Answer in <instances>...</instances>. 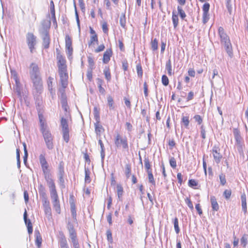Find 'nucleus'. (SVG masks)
<instances>
[{
  "instance_id": "nucleus-49",
  "label": "nucleus",
  "mask_w": 248,
  "mask_h": 248,
  "mask_svg": "<svg viewBox=\"0 0 248 248\" xmlns=\"http://www.w3.org/2000/svg\"><path fill=\"white\" fill-rule=\"evenodd\" d=\"M161 81L162 84L165 86H167L169 84V78L165 75H164L162 76Z\"/></svg>"
},
{
  "instance_id": "nucleus-55",
  "label": "nucleus",
  "mask_w": 248,
  "mask_h": 248,
  "mask_svg": "<svg viewBox=\"0 0 248 248\" xmlns=\"http://www.w3.org/2000/svg\"><path fill=\"white\" fill-rule=\"evenodd\" d=\"M88 62L90 67L92 69L94 65V62L93 58L92 57H88Z\"/></svg>"
},
{
  "instance_id": "nucleus-40",
  "label": "nucleus",
  "mask_w": 248,
  "mask_h": 248,
  "mask_svg": "<svg viewBox=\"0 0 248 248\" xmlns=\"http://www.w3.org/2000/svg\"><path fill=\"white\" fill-rule=\"evenodd\" d=\"M241 244L244 248H245L248 243V235L244 234L241 238Z\"/></svg>"
},
{
  "instance_id": "nucleus-24",
  "label": "nucleus",
  "mask_w": 248,
  "mask_h": 248,
  "mask_svg": "<svg viewBox=\"0 0 248 248\" xmlns=\"http://www.w3.org/2000/svg\"><path fill=\"white\" fill-rule=\"evenodd\" d=\"M210 202L212 210L217 211L219 210V206L215 196H211L210 197Z\"/></svg>"
},
{
  "instance_id": "nucleus-46",
  "label": "nucleus",
  "mask_w": 248,
  "mask_h": 248,
  "mask_svg": "<svg viewBox=\"0 0 248 248\" xmlns=\"http://www.w3.org/2000/svg\"><path fill=\"white\" fill-rule=\"evenodd\" d=\"M148 177L149 179V181L150 183H151L153 185L155 186V182L153 174L152 173V171L148 172Z\"/></svg>"
},
{
  "instance_id": "nucleus-6",
  "label": "nucleus",
  "mask_w": 248,
  "mask_h": 248,
  "mask_svg": "<svg viewBox=\"0 0 248 248\" xmlns=\"http://www.w3.org/2000/svg\"><path fill=\"white\" fill-rule=\"evenodd\" d=\"M69 234V237L74 248H80V245L78 242V235L76 230L73 225H71L68 228Z\"/></svg>"
},
{
  "instance_id": "nucleus-32",
  "label": "nucleus",
  "mask_w": 248,
  "mask_h": 248,
  "mask_svg": "<svg viewBox=\"0 0 248 248\" xmlns=\"http://www.w3.org/2000/svg\"><path fill=\"white\" fill-rule=\"evenodd\" d=\"M172 23L173 24L174 28L175 29L178 25L179 19H178V15L174 12H172Z\"/></svg>"
},
{
  "instance_id": "nucleus-11",
  "label": "nucleus",
  "mask_w": 248,
  "mask_h": 248,
  "mask_svg": "<svg viewBox=\"0 0 248 248\" xmlns=\"http://www.w3.org/2000/svg\"><path fill=\"white\" fill-rule=\"evenodd\" d=\"M44 178L49 188L50 196L58 194L55 182L52 177V175L45 177Z\"/></svg>"
},
{
  "instance_id": "nucleus-16",
  "label": "nucleus",
  "mask_w": 248,
  "mask_h": 248,
  "mask_svg": "<svg viewBox=\"0 0 248 248\" xmlns=\"http://www.w3.org/2000/svg\"><path fill=\"white\" fill-rule=\"evenodd\" d=\"M210 4L209 3H205L202 6V22L204 24L207 22L209 19V10Z\"/></svg>"
},
{
  "instance_id": "nucleus-10",
  "label": "nucleus",
  "mask_w": 248,
  "mask_h": 248,
  "mask_svg": "<svg viewBox=\"0 0 248 248\" xmlns=\"http://www.w3.org/2000/svg\"><path fill=\"white\" fill-rule=\"evenodd\" d=\"M56 54L58 69L67 68L66 59L59 49H56Z\"/></svg>"
},
{
  "instance_id": "nucleus-35",
  "label": "nucleus",
  "mask_w": 248,
  "mask_h": 248,
  "mask_svg": "<svg viewBox=\"0 0 248 248\" xmlns=\"http://www.w3.org/2000/svg\"><path fill=\"white\" fill-rule=\"evenodd\" d=\"M151 46L153 51H156L158 49V40L156 38L151 40Z\"/></svg>"
},
{
  "instance_id": "nucleus-21",
  "label": "nucleus",
  "mask_w": 248,
  "mask_h": 248,
  "mask_svg": "<svg viewBox=\"0 0 248 248\" xmlns=\"http://www.w3.org/2000/svg\"><path fill=\"white\" fill-rule=\"evenodd\" d=\"M51 26L50 20H45L41 23L40 31L41 33H49V30Z\"/></svg>"
},
{
  "instance_id": "nucleus-25",
  "label": "nucleus",
  "mask_w": 248,
  "mask_h": 248,
  "mask_svg": "<svg viewBox=\"0 0 248 248\" xmlns=\"http://www.w3.org/2000/svg\"><path fill=\"white\" fill-rule=\"evenodd\" d=\"M43 34V44L44 46V47L46 48H47L49 47L50 44V36L49 35V33H42Z\"/></svg>"
},
{
  "instance_id": "nucleus-58",
  "label": "nucleus",
  "mask_w": 248,
  "mask_h": 248,
  "mask_svg": "<svg viewBox=\"0 0 248 248\" xmlns=\"http://www.w3.org/2000/svg\"><path fill=\"white\" fill-rule=\"evenodd\" d=\"M233 133H234L235 138L236 141H240V140L241 139V136H240L239 131L237 129H235L234 130Z\"/></svg>"
},
{
  "instance_id": "nucleus-1",
  "label": "nucleus",
  "mask_w": 248,
  "mask_h": 248,
  "mask_svg": "<svg viewBox=\"0 0 248 248\" xmlns=\"http://www.w3.org/2000/svg\"><path fill=\"white\" fill-rule=\"evenodd\" d=\"M40 131L44 138L46 145L49 150L54 148V137L52 135L47 124L44 118L43 115L40 113L38 114Z\"/></svg>"
},
{
  "instance_id": "nucleus-2",
  "label": "nucleus",
  "mask_w": 248,
  "mask_h": 248,
  "mask_svg": "<svg viewBox=\"0 0 248 248\" xmlns=\"http://www.w3.org/2000/svg\"><path fill=\"white\" fill-rule=\"evenodd\" d=\"M221 43L224 45L225 49L230 56L232 55V46L229 36L225 33L223 27H219L218 29Z\"/></svg>"
},
{
  "instance_id": "nucleus-61",
  "label": "nucleus",
  "mask_w": 248,
  "mask_h": 248,
  "mask_svg": "<svg viewBox=\"0 0 248 248\" xmlns=\"http://www.w3.org/2000/svg\"><path fill=\"white\" fill-rule=\"evenodd\" d=\"M143 90H144V93L145 97H147L148 96V85L146 82H144L143 84Z\"/></svg>"
},
{
  "instance_id": "nucleus-59",
  "label": "nucleus",
  "mask_w": 248,
  "mask_h": 248,
  "mask_svg": "<svg viewBox=\"0 0 248 248\" xmlns=\"http://www.w3.org/2000/svg\"><path fill=\"white\" fill-rule=\"evenodd\" d=\"M24 147V161L25 162L27 161V157H28V152L26 148V144L25 143H23V144Z\"/></svg>"
},
{
  "instance_id": "nucleus-23",
  "label": "nucleus",
  "mask_w": 248,
  "mask_h": 248,
  "mask_svg": "<svg viewBox=\"0 0 248 248\" xmlns=\"http://www.w3.org/2000/svg\"><path fill=\"white\" fill-rule=\"evenodd\" d=\"M42 238L39 230L35 231V243L38 248H40L42 246Z\"/></svg>"
},
{
  "instance_id": "nucleus-31",
  "label": "nucleus",
  "mask_w": 248,
  "mask_h": 248,
  "mask_svg": "<svg viewBox=\"0 0 248 248\" xmlns=\"http://www.w3.org/2000/svg\"><path fill=\"white\" fill-rule=\"evenodd\" d=\"M107 103L110 110H113L115 108L114 102L113 97L108 95L107 97Z\"/></svg>"
},
{
  "instance_id": "nucleus-27",
  "label": "nucleus",
  "mask_w": 248,
  "mask_h": 248,
  "mask_svg": "<svg viewBox=\"0 0 248 248\" xmlns=\"http://www.w3.org/2000/svg\"><path fill=\"white\" fill-rule=\"evenodd\" d=\"M116 191L119 199L122 200L124 190L123 186L121 184H118L116 185Z\"/></svg>"
},
{
  "instance_id": "nucleus-3",
  "label": "nucleus",
  "mask_w": 248,
  "mask_h": 248,
  "mask_svg": "<svg viewBox=\"0 0 248 248\" xmlns=\"http://www.w3.org/2000/svg\"><path fill=\"white\" fill-rule=\"evenodd\" d=\"M113 142L117 149L128 151V141L126 136H123L120 133L117 132L114 136Z\"/></svg>"
},
{
  "instance_id": "nucleus-64",
  "label": "nucleus",
  "mask_w": 248,
  "mask_h": 248,
  "mask_svg": "<svg viewBox=\"0 0 248 248\" xmlns=\"http://www.w3.org/2000/svg\"><path fill=\"white\" fill-rule=\"evenodd\" d=\"M168 144L170 149H172L175 146V142L173 139L169 140Z\"/></svg>"
},
{
  "instance_id": "nucleus-41",
  "label": "nucleus",
  "mask_w": 248,
  "mask_h": 248,
  "mask_svg": "<svg viewBox=\"0 0 248 248\" xmlns=\"http://www.w3.org/2000/svg\"><path fill=\"white\" fill-rule=\"evenodd\" d=\"M120 23L123 28H125L126 17L124 14H122L120 17Z\"/></svg>"
},
{
  "instance_id": "nucleus-54",
  "label": "nucleus",
  "mask_w": 248,
  "mask_h": 248,
  "mask_svg": "<svg viewBox=\"0 0 248 248\" xmlns=\"http://www.w3.org/2000/svg\"><path fill=\"white\" fill-rule=\"evenodd\" d=\"M219 179L221 184L222 186H224L226 183V180L225 178V175L223 174V173H221L219 175Z\"/></svg>"
},
{
  "instance_id": "nucleus-30",
  "label": "nucleus",
  "mask_w": 248,
  "mask_h": 248,
  "mask_svg": "<svg viewBox=\"0 0 248 248\" xmlns=\"http://www.w3.org/2000/svg\"><path fill=\"white\" fill-rule=\"evenodd\" d=\"M95 125V132L97 135H100V134L104 131L103 126L99 124V121L94 124Z\"/></svg>"
},
{
  "instance_id": "nucleus-56",
  "label": "nucleus",
  "mask_w": 248,
  "mask_h": 248,
  "mask_svg": "<svg viewBox=\"0 0 248 248\" xmlns=\"http://www.w3.org/2000/svg\"><path fill=\"white\" fill-rule=\"evenodd\" d=\"M188 75L189 77L194 78L195 77L196 75V72L194 68H190L188 69L187 71Z\"/></svg>"
},
{
  "instance_id": "nucleus-14",
  "label": "nucleus",
  "mask_w": 248,
  "mask_h": 248,
  "mask_svg": "<svg viewBox=\"0 0 248 248\" xmlns=\"http://www.w3.org/2000/svg\"><path fill=\"white\" fill-rule=\"evenodd\" d=\"M90 33L91 34L90 36V40L88 42L89 46H91L94 44H98V35L96 33L95 31L93 29V28L91 27L89 28Z\"/></svg>"
},
{
  "instance_id": "nucleus-7",
  "label": "nucleus",
  "mask_w": 248,
  "mask_h": 248,
  "mask_svg": "<svg viewBox=\"0 0 248 248\" xmlns=\"http://www.w3.org/2000/svg\"><path fill=\"white\" fill-rule=\"evenodd\" d=\"M39 159L44 177L51 175V173L49 165L46 159L45 155H40Z\"/></svg>"
},
{
  "instance_id": "nucleus-53",
  "label": "nucleus",
  "mask_w": 248,
  "mask_h": 248,
  "mask_svg": "<svg viewBox=\"0 0 248 248\" xmlns=\"http://www.w3.org/2000/svg\"><path fill=\"white\" fill-rule=\"evenodd\" d=\"M105 48V46L103 44H102L98 46V47L94 50L95 53H99L103 51Z\"/></svg>"
},
{
  "instance_id": "nucleus-13",
  "label": "nucleus",
  "mask_w": 248,
  "mask_h": 248,
  "mask_svg": "<svg viewBox=\"0 0 248 248\" xmlns=\"http://www.w3.org/2000/svg\"><path fill=\"white\" fill-rule=\"evenodd\" d=\"M65 48L68 58H72L73 48L72 47V39L68 34H66L65 37Z\"/></svg>"
},
{
  "instance_id": "nucleus-43",
  "label": "nucleus",
  "mask_w": 248,
  "mask_h": 248,
  "mask_svg": "<svg viewBox=\"0 0 248 248\" xmlns=\"http://www.w3.org/2000/svg\"><path fill=\"white\" fill-rule=\"evenodd\" d=\"M177 10L181 18L182 19H184L186 16L185 12L183 10L182 8L179 6L177 7Z\"/></svg>"
},
{
  "instance_id": "nucleus-62",
  "label": "nucleus",
  "mask_w": 248,
  "mask_h": 248,
  "mask_svg": "<svg viewBox=\"0 0 248 248\" xmlns=\"http://www.w3.org/2000/svg\"><path fill=\"white\" fill-rule=\"evenodd\" d=\"M128 64L126 60H124L122 62V68L124 71L128 70Z\"/></svg>"
},
{
  "instance_id": "nucleus-50",
  "label": "nucleus",
  "mask_w": 248,
  "mask_h": 248,
  "mask_svg": "<svg viewBox=\"0 0 248 248\" xmlns=\"http://www.w3.org/2000/svg\"><path fill=\"white\" fill-rule=\"evenodd\" d=\"M169 162L170 166L173 169H175L177 166V163L175 158L174 157H171L169 160Z\"/></svg>"
},
{
  "instance_id": "nucleus-34",
  "label": "nucleus",
  "mask_w": 248,
  "mask_h": 248,
  "mask_svg": "<svg viewBox=\"0 0 248 248\" xmlns=\"http://www.w3.org/2000/svg\"><path fill=\"white\" fill-rule=\"evenodd\" d=\"M166 69L168 71V74L171 76L173 74L172 70L171 63L170 60H169L166 63Z\"/></svg>"
},
{
  "instance_id": "nucleus-20",
  "label": "nucleus",
  "mask_w": 248,
  "mask_h": 248,
  "mask_svg": "<svg viewBox=\"0 0 248 248\" xmlns=\"http://www.w3.org/2000/svg\"><path fill=\"white\" fill-rule=\"evenodd\" d=\"M113 55V51L111 47L107 48L103 53L102 61L104 63H108L110 60Z\"/></svg>"
},
{
  "instance_id": "nucleus-33",
  "label": "nucleus",
  "mask_w": 248,
  "mask_h": 248,
  "mask_svg": "<svg viewBox=\"0 0 248 248\" xmlns=\"http://www.w3.org/2000/svg\"><path fill=\"white\" fill-rule=\"evenodd\" d=\"M198 182L195 179H189L188 182V185L189 187L193 189H197V186H198Z\"/></svg>"
},
{
  "instance_id": "nucleus-60",
  "label": "nucleus",
  "mask_w": 248,
  "mask_h": 248,
  "mask_svg": "<svg viewBox=\"0 0 248 248\" xmlns=\"http://www.w3.org/2000/svg\"><path fill=\"white\" fill-rule=\"evenodd\" d=\"M195 208L196 210L197 211L199 215L200 216H201L202 214V210L201 208V206L200 203H197L196 204Z\"/></svg>"
},
{
  "instance_id": "nucleus-36",
  "label": "nucleus",
  "mask_w": 248,
  "mask_h": 248,
  "mask_svg": "<svg viewBox=\"0 0 248 248\" xmlns=\"http://www.w3.org/2000/svg\"><path fill=\"white\" fill-rule=\"evenodd\" d=\"M103 72L106 79L108 80V81H109L111 79V76L109 67H106L104 69Z\"/></svg>"
},
{
  "instance_id": "nucleus-17",
  "label": "nucleus",
  "mask_w": 248,
  "mask_h": 248,
  "mask_svg": "<svg viewBox=\"0 0 248 248\" xmlns=\"http://www.w3.org/2000/svg\"><path fill=\"white\" fill-rule=\"evenodd\" d=\"M214 159L217 163H219L222 158V155L220 153V149L219 147L214 146L212 151Z\"/></svg>"
},
{
  "instance_id": "nucleus-4",
  "label": "nucleus",
  "mask_w": 248,
  "mask_h": 248,
  "mask_svg": "<svg viewBox=\"0 0 248 248\" xmlns=\"http://www.w3.org/2000/svg\"><path fill=\"white\" fill-rule=\"evenodd\" d=\"M39 193L42 198L43 206L45 214L48 217H51L52 214L50 202L46 197L45 187L42 185L39 187Z\"/></svg>"
},
{
  "instance_id": "nucleus-52",
  "label": "nucleus",
  "mask_w": 248,
  "mask_h": 248,
  "mask_svg": "<svg viewBox=\"0 0 248 248\" xmlns=\"http://www.w3.org/2000/svg\"><path fill=\"white\" fill-rule=\"evenodd\" d=\"M232 194V191L230 189H226L223 192V195L226 199H230Z\"/></svg>"
},
{
  "instance_id": "nucleus-47",
  "label": "nucleus",
  "mask_w": 248,
  "mask_h": 248,
  "mask_svg": "<svg viewBox=\"0 0 248 248\" xmlns=\"http://www.w3.org/2000/svg\"><path fill=\"white\" fill-rule=\"evenodd\" d=\"M193 118L195 121L199 125L202 124L203 122V119L201 116L200 115H194Z\"/></svg>"
},
{
  "instance_id": "nucleus-39",
  "label": "nucleus",
  "mask_w": 248,
  "mask_h": 248,
  "mask_svg": "<svg viewBox=\"0 0 248 248\" xmlns=\"http://www.w3.org/2000/svg\"><path fill=\"white\" fill-rule=\"evenodd\" d=\"M144 166L147 172L152 171L151 165L149 160L148 158H145L144 160Z\"/></svg>"
},
{
  "instance_id": "nucleus-19",
  "label": "nucleus",
  "mask_w": 248,
  "mask_h": 248,
  "mask_svg": "<svg viewBox=\"0 0 248 248\" xmlns=\"http://www.w3.org/2000/svg\"><path fill=\"white\" fill-rule=\"evenodd\" d=\"M51 198L53 200L52 203L54 210L58 214H60L61 213V205L59 200L58 195L57 194L51 196Z\"/></svg>"
},
{
  "instance_id": "nucleus-37",
  "label": "nucleus",
  "mask_w": 248,
  "mask_h": 248,
  "mask_svg": "<svg viewBox=\"0 0 248 248\" xmlns=\"http://www.w3.org/2000/svg\"><path fill=\"white\" fill-rule=\"evenodd\" d=\"M173 223L174 224V228L175 230V232L177 234H178L180 232V228L179 227V221L177 217H175L173 220Z\"/></svg>"
},
{
  "instance_id": "nucleus-22",
  "label": "nucleus",
  "mask_w": 248,
  "mask_h": 248,
  "mask_svg": "<svg viewBox=\"0 0 248 248\" xmlns=\"http://www.w3.org/2000/svg\"><path fill=\"white\" fill-rule=\"evenodd\" d=\"M23 218L25 224L27 227L28 232L29 233L31 234L33 232L32 225L31 220L27 219V213L26 210L24 213Z\"/></svg>"
},
{
  "instance_id": "nucleus-45",
  "label": "nucleus",
  "mask_w": 248,
  "mask_h": 248,
  "mask_svg": "<svg viewBox=\"0 0 248 248\" xmlns=\"http://www.w3.org/2000/svg\"><path fill=\"white\" fill-rule=\"evenodd\" d=\"M93 114L94 118L97 120L99 121L100 119L99 115V108L97 107H94L93 108Z\"/></svg>"
},
{
  "instance_id": "nucleus-8",
  "label": "nucleus",
  "mask_w": 248,
  "mask_h": 248,
  "mask_svg": "<svg viewBox=\"0 0 248 248\" xmlns=\"http://www.w3.org/2000/svg\"><path fill=\"white\" fill-rule=\"evenodd\" d=\"M26 40L30 52L32 53L35 49V46L36 44V37L33 33L28 32L26 35Z\"/></svg>"
},
{
  "instance_id": "nucleus-9",
  "label": "nucleus",
  "mask_w": 248,
  "mask_h": 248,
  "mask_svg": "<svg viewBox=\"0 0 248 248\" xmlns=\"http://www.w3.org/2000/svg\"><path fill=\"white\" fill-rule=\"evenodd\" d=\"M58 72L60 77L61 85L65 89L68 85V75L67 68L58 69Z\"/></svg>"
},
{
  "instance_id": "nucleus-48",
  "label": "nucleus",
  "mask_w": 248,
  "mask_h": 248,
  "mask_svg": "<svg viewBox=\"0 0 248 248\" xmlns=\"http://www.w3.org/2000/svg\"><path fill=\"white\" fill-rule=\"evenodd\" d=\"M90 172L88 169H85V181L90 183L91 182V179L90 177Z\"/></svg>"
},
{
  "instance_id": "nucleus-44",
  "label": "nucleus",
  "mask_w": 248,
  "mask_h": 248,
  "mask_svg": "<svg viewBox=\"0 0 248 248\" xmlns=\"http://www.w3.org/2000/svg\"><path fill=\"white\" fill-rule=\"evenodd\" d=\"M102 28L103 32L105 34H108V25L107 22L104 21L102 24Z\"/></svg>"
},
{
  "instance_id": "nucleus-28",
  "label": "nucleus",
  "mask_w": 248,
  "mask_h": 248,
  "mask_svg": "<svg viewBox=\"0 0 248 248\" xmlns=\"http://www.w3.org/2000/svg\"><path fill=\"white\" fill-rule=\"evenodd\" d=\"M241 199L242 202V207L244 213H246L247 211V198L245 193H243L241 196Z\"/></svg>"
},
{
  "instance_id": "nucleus-38",
  "label": "nucleus",
  "mask_w": 248,
  "mask_h": 248,
  "mask_svg": "<svg viewBox=\"0 0 248 248\" xmlns=\"http://www.w3.org/2000/svg\"><path fill=\"white\" fill-rule=\"evenodd\" d=\"M126 177L128 179L129 178L131 173V167L129 164H127L125 166V171H124Z\"/></svg>"
},
{
  "instance_id": "nucleus-18",
  "label": "nucleus",
  "mask_w": 248,
  "mask_h": 248,
  "mask_svg": "<svg viewBox=\"0 0 248 248\" xmlns=\"http://www.w3.org/2000/svg\"><path fill=\"white\" fill-rule=\"evenodd\" d=\"M30 75L31 78L40 76L39 73V68L36 63H31L30 66Z\"/></svg>"
},
{
  "instance_id": "nucleus-5",
  "label": "nucleus",
  "mask_w": 248,
  "mask_h": 248,
  "mask_svg": "<svg viewBox=\"0 0 248 248\" xmlns=\"http://www.w3.org/2000/svg\"><path fill=\"white\" fill-rule=\"evenodd\" d=\"M61 126L63 139L66 143H68L70 140L69 128L68 121L63 117L61 119Z\"/></svg>"
},
{
  "instance_id": "nucleus-51",
  "label": "nucleus",
  "mask_w": 248,
  "mask_h": 248,
  "mask_svg": "<svg viewBox=\"0 0 248 248\" xmlns=\"http://www.w3.org/2000/svg\"><path fill=\"white\" fill-rule=\"evenodd\" d=\"M185 202L186 203V204L187 205V206H188V207L191 210H193V209H194V207H193V203L190 200V198H186V199H185Z\"/></svg>"
},
{
  "instance_id": "nucleus-15",
  "label": "nucleus",
  "mask_w": 248,
  "mask_h": 248,
  "mask_svg": "<svg viewBox=\"0 0 248 248\" xmlns=\"http://www.w3.org/2000/svg\"><path fill=\"white\" fill-rule=\"evenodd\" d=\"M59 243L60 248H70L66 239V237L62 231L59 232Z\"/></svg>"
},
{
  "instance_id": "nucleus-63",
  "label": "nucleus",
  "mask_w": 248,
  "mask_h": 248,
  "mask_svg": "<svg viewBox=\"0 0 248 248\" xmlns=\"http://www.w3.org/2000/svg\"><path fill=\"white\" fill-rule=\"evenodd\" d=\"M118 45L121 51H124V44L123 42V41L122 40H118Z\"/></svg>"
},
{
  "instance_id": "nucleus-42",
  "label": "nucleus",
  "mask_w": 248,
  "mask_h": 248,
  "mask_svg": "<svg viewBox=\"0 0 248 248\" xmlns=\"http://www.w3.org/2000/svg\"><path fill=\"white\" fill-rule=\"evenodd\" d=\"M136 70L138 76L140 78H142L143 75V71L141 65L140 63L136 65Z\"/></svg>"
},
{
  "instance_id": "nucleus-26",
  "label": "nucleus",
  "mask_w": 248,
  "mask_h": 248,
  "mask_svg": "<svg viewBox=\"0 0 248 248\" xmlns=\"http://www.w3.org/2000/svg\"><path fill=\"white\" fill-rule=\"evenodd\" d=\"M53 80H54V79L52 77H49L48 78V79L47 80V87H48V89L52 95L54 94V91L53 88Z\"/></svg>"
},
{
  "instance_id": "nucleus-29",
  "label": "nucleus",
  "mask_w": 248,
  "mask_h": 248,
  "mask_svg": "<svg viewBox=\"0 0 248 248\" xmlns=\"http://www.w3.org/2000/svg\"><path fill=\"white\" fill-rule=\"evenodd\" d=\"M190 123L189 116L183 115L181 118V124L186 128H188Z\"/></svg>"
},
{
  "instance_id": "nucleus-57",
  "label": "nucleus",
  "mask_w": 248,
  "mask_h": 248,
  "mask_svg": "<svg viewBox=\"0 0 248 248\" xmlns=\"http://www.w3.org/2000/svg\"><path fill=\"white\" fill-rule=\"evenodd\" d=\"M107 237L108 240L110 242V243L112 242L113 238L112 236V233L110 230H108L107 231Z\"/></svg>"
},
{
  "instance_id": "nucleus-12",
  "label": "nucleus",
  "mask_w": 248,
  "mask_h": 248,
  "mask_svg": "<svg viewBox=\"0 0 248 248\" xmlns=\"http://www.w3.org/2000/svg\"><path fill=\"white\" fill-rule=\"evenodd\" d=\"M34 90L37 93H41L43 89V82L40 76L31 78Z\"/></svg>"
}]
</instances>
